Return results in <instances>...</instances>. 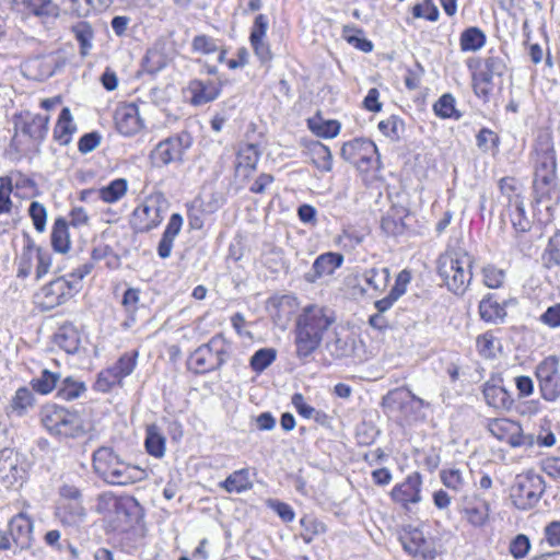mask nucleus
Masks as SVG:
<instances>
[{"label":"nucleus","instance_id":"9","mask_svg":"<svg viewBox=\"0 0 560 560\" xmlns=\"http://www.w3.org/2000/svg\"><path fill=\"white\" fill-rule=\"evenodd\" d=\"M190 145V136L183 132L159 142L151 152V159L158 166L180 162L185 151Z\"/></svg>","mask_w":560,"mask_h":560},{"label":"nucleus","instance_id":"15","mask_svg":"<svg viewBox=\"0 0 560 560\" xmlns=\"http://www.w3.org/2000/svg\"><path fill=\"white\" fill-rule=\"evenodd\" d=\"M73 288V283L70 280L60 277L43 287L36 296L43 308L51 310L62 304Z\"/></svg>","mask_w":560,"mask_h":560},{"label":"nucleus","instance_id":"42","mask_svg":"<svg viewBox=\"0 0 560 560\" xmlns=\"http://www.w3.org/2000/svg\"><path fill=\"white\" fill-rule=\"evenodd\" d=\"M364 282L374 291H383L389 281L388 268H371L363 273Z\"/></svg>","mask_w":560,"mask_h":560},{"label":"nucleus","instance_id":"13","mask_svg":"<svg viewBox=\"0 0 560 560\" xmlns=\"http://www.w3.org/2000/svg\"><path fill=\"white\" fill-rule=\"evenodd\" d=\"M49 116L24 112L14 116L15 130L28 136L36 142H43L48 132Z\"/></svg>","mask_w":560,"mask_h":560},{"label":"nucleus","instance_id":"23","mask_svg":"<svg viewBox=\"0 0 560 560\" xmlns=\"http://www.w3.org/2000/svg\"><path fill=\"white\" fill-rule=\"evenodd\" d=\"M408 215L409 212L405 207L394 206L382 218L381 228L387 235H400L406 230L405 219Z\"/></svg>","mask_w":560,"mask_h":560},{"label":"nucleus","instance_id":"61","mask_svg":"<svg viewBox=\"0 0 560 560\" xmlns=\"http://www.w3.org/2000/svg\"><path fill=\"white\" fill-rule=\"evenodd\" d=\"M194 51L209 55L219 50L218 42L207 35H198L192 39Z\"/></svg>","mask_w":560,"mask_h":560},{"label":"nucleus","instance_id":"24","mask_svg":"<svg viewBox=\"0 0 560 560\" xmlns=\"http://www.w3.org/2000/svg\"><path fill=\"white\" fill-rule=\"evenodd\" d=\"M259 161V153L254 144H246L241 148L235 162V173L237 176L247 178L255 171Z\"/></svg>","mask_w":560,"mask_h":560},{"label":"nucleus","instance_id":"50","mask_svg":"<svg viewBox=\"0 0 560 560\" xmlns=\"http://www.w3.org/2000/svg\"><path fill=\"white\" fill-rule=\"evenodd\" d=\"M362 34L361 30L349 25H346L342 31V36L349 44L363 52H370L373 49V44L369 39L361 37Z\"/></svg>","mask_w":560,"mask_h":560},{"label":"nucleus","instance_id":"14","mask_svg":"<svg viewBox=\"0 0 560 560\" xmlns=\"http://www.w3.org/2000/svg\"><path fill=\"white\" fill-rule=\"evenodd\" d=\"M138 359V351L122 354L110 369L100 373L97 385L103 390H107L112 385L119 383L124 377L130 375Z\"/></svg>","mask_w":560,"mask_h":560},{"label":"nucleus","instance_id":"39","mask_svg":"<svg viewBox=\"0 0 560 560\" xmlns=\"http://www.w3.org/2000/svg\"><path fill=\"white\" fill-rule=\"evenodd\" d=\"M471 478V471H462L458 468H448L441 471V479L445 487L456 490L458 488L467 487V480Z\"/></svg>","mask_w":560,"mask_h":560},{"label":"nucleus","instance_id":"59","mask_svg":"<svg viewBox=\"0 0 560 560\" xmlns=\"http://www.w3.org/2000/svg\"><path fill=\"white\" fill-rule=\"evenodd\" d=\"M509 550H510V553L515 559L525 558L530 550L529 538L526 535L518 534L510 542Z\"/></svg>","mask_w":560,"mask_h":560},{"label":"nucleus","instance_id":"17","mask_svg":"<svg viewBox=\"0 0 560 560\" xmlns=\"http://www.w3.org/2000/svg\"><path fill=\"white\" fill-rule=\"evenodd\" d=\"M343 262V256L338 253H325L319 255L312 269L304 275V279L310 283H315L318 279L325 276H330Z\"/></svg>","mask_w":560,"mask_h":560},{"label":"nucleus","instance_id":"11","mask_svg":"<svg viewBox=\"0 0 560 560\" xmlns=\"http://www.w3.org/2000/svg\"><path fill=\"white\" fill-rule=\"evenodd\" d=\"M489 432L499 441L506 442L511 446L533 445V435H524L522 427L518 422L498 418L488 422Z\"/></svg>","mask_w":560,"mask_h":560},{"label":"nucleus","instance_id":"22","mask_svg":"<svg viewBox=\"0 0 560 560\" xmlns=\"http://www.w3.org/2000/svg\"><path fill=\"white\" fill-rule=\"evenodd\" d=\"M182 226L183 217L179 213H173L158 245V255L161 258L165 259L171 256L174 241L179 234Z\"/></svg>","mask_w":560,"mask_h":560},{"label":"nucleus","instance_id":"36","mask_svg":"<svg viewBox=\"0 0 560 560\" xmlns=\"http://www.w3.org/2000/svg\"><path fill=\"white\" fill-rule=\"evenodd\" d=\"M51 245L59 253H67L70 248L68 225L65 219L58 218L51 232Z\"/></svg>","mask_w":560,"mask_h":560},{"label":"nucleus","instance_id":"27","mask_svg":"<svg viewBox=\"0 0 560 560\" xmlns=\"http://www.w3.org/2000/svg\"><path fill=\"white\" fill-rule=\"evenodd\" d=\"M479 314L483 320L497 324L504 319L506 311L504 305L494 299L493 294H488L479 303Z\"/></svg>","mask_w":560,"mask_h":560},{"label":"nucleus","instance_id":"38","mask_svg":"<svg viewBox=\"0 0 560 560\" xmlns=\"http://www.w3.org/2000/svg\"><path fill=\"white\" fill-rule=\"evenodd\" d=\"M145 448L150 455L156 458L164 456L165 438L155 425L147 429Z\"/></svg>","mask_w":560,"mask_h":560},{"label":"nucleus","instance_id":"8","mask_svg":"<svg viewBox=\"0 0 560 560\" xmlns=\"http://www.w3.org/2000/svg\"><path fill=\"white\" fill-rule=\"evenodd\" d=\"M340 154L343 160L361 170H369L378 161L377 148L368 139H353L343 143Z\"/></svg>","mask_w":560,"mask_h":560},{"label":"nucleus","instance_id":"2","mask_svg":"<svg viewBox=\"0 0 560 560\" xmlns=\"http://www.w3.org/2000/svg\"><path fill=\"white\" fill-rule=\"evenodd\" d=\"M472 257L460 247L447 248L438 259V273L450 291L463 294L471 281Z\"/></svg>","mask_w":560,"mask_h":560},{"label":"nucleus","instance_id":"4","mask_svg":"<svg viewBox=\"0 0 560 560\" xmlns=\"http://www.w3.org/2000/svg\"><path fill=\"white\" fill-rule=\"evenodd\" d=\"M40 422L55 436L77 438L84 433L83 422L78 412L57 405H46L42 408Z\"/></svg>","mask_w":560,"mask_h":560},{"label":"nucleus","instance_id":"1","mask_svg":"<svg viewBox=\"0 0 560 560\" xmlns=\"http://www.w3.org/2000/svg\"><path fill=\"white\" fill-rule=\"evenodd\" d=\"M332 322L323 307L312 305L304 308L295 329L296 355L300 359H307L319 347L324 331Z\"/></svg>","mask_w":560,"mask_h":560},{"label":"nucleus","instance_id":"48","mask_svg":"<svg viewBox=\"0 0 560 560\" xmlns=\"http://www.w3.org/2000/svg\"><path fill=\"white\" fill-rule=\"evenodd\" d=\"M220 486L225 490H248L252 488L248 469H240L231 474Z\"/></svg>","mask_w":560,"mask_h":560},{"label":"nucleus","instance_id":"19","mask_svg":"<svg viewBox=\"0 0 560 560\" xmlns=\"http://www.w3.org/2000/svg\"><path fill=\"white\" fill-rule=\"evenodd\" d=\"M25 471L18 465L16 458L11 456L0 457V481L5 489H19L23 487Z\"/></svg>","mask_w":560,"mask_h":560},{"label":"nucleus","instance_id":"52","mask_svg":"<svg viewBox=\"0 0 560 560\" xmlns=\"http://www.w3.org/2000/svg\"><path fill=\"white\" fill-rule=\"evenodd\" d=\"M434 113L441 118H456L460 115L455 108V98L451 94H443L433 105Z\"/></svg>","mask_w":560,"mask_h":560},{"label":"nucleus","instance_id":"7","mask_svg":"<svg viewBox=\"0 0 560 560\" xmlns=\"http://www.w3.org/2000/svg\"><path fill=\"white\" fill-rule=\"evenodd\" d=\"M536 377L545 400L555 401L560 397V361L556 355L545 358L537 365Z\"/></svg>","mask_w":560,"mask_h":560},{"label":"nucleus","instance_id":"56","mask_svg":"<svg viewBox=\"0 0 560 560\" xmlns=\"http://www.w3.org/2000/svg\"><path fill=\"white\" fill-rule=\"evenodd\" d=\"M541 492H512V504L518 510H529L540 500Z\"/></svg>","mask_w":560,"mask_h":560},{"label":"nucleus","instance_id":"21","mask_svg":"<svg viewBox=\"0 0 560 560\" xmlns=\"http://www.w3.org/2000/svg\"><path fill=\"white\" fill-rule=\"evenodd\" d=\"M188 91L191 94V103L194 105H203L214 101L220 93V89L212 80L195 79L190 81Z\"/></svg>","mask_w":560,"mask_h":560},{"label":"nucleus","instance_id":"3","mask_svg":"<svg viewBox=\"0 0 560 560\" xmlns=\"http://www.w3.org/2000/svg\"><path fill=\"white\" fill-rule=\"evenodd\" d=\"M95 471L109 485L126 486L141 479L143 471L122 462L110 447H100L93 454Z\"/></svg>","mask_w":560,"mask_h":560},{"label":"nucleus","instance_id":"49","mask_svg":"<svg viewBox=\"0 0 560 560\" xmlns=\"http://www.w3.org/2000/svg\"><path fill=\"white\" fill-rule=\"evenodd\" d=\"M13 191V177L0 176V215L10 214L13 209L11 194Z\"/></svg>","mask_w":560,"mask_h":560},{"label":"nucleus","instance_id":"54","mask_svg":"<svg viewBox=\"0 0 560 560\" xmlns=\"http://www.w3.org/2000/svg\"><path fill=\"white\" fill-rule=\"evenodd\" d=\"M58 374L51 373L48 370H44L39 377L32 381V385L36 392L46 395L50 393L54 388H58Z\"/></svg>","mask_w":560,"mask_h":560},{"label":"nucleus","instance_id":"46","mask_svg":"<svg viewBox=\"0 0 560 560\" xmlns=\"http://www.w3.org/2000/svg\"><path fill=\"white\" fill-rule=\"evenodd\" d=\"M34 396L31 389L26 387L19 388L12 400H11V409L16 416H23L28 408L33 406Z\"/></svg>","mask_w":560,"mask_h":560},{"label":"nucleus","instance_id":"16","mask_svg":"<svg viewBox=\"0 0 560 560\" xmlns=\"http://www.w3.org/2000/svg\"><path fill=\"white\" fill-rule=\"evenodd\" d=\"M534 175H557V162L553 142L549 135H541L535 147Z\"/></svg>","mask_w":560,"mask_h":560},{"label":"nucleus","instance_id":"26","mask_svg":"<svg viewBox=\"0 0 560 560\" xmlns=\"http://www.w3.org/2000/svg\"><path fill=\"white\" fill-rule=\"evenodd\" d=\"M55 343L67 353H75L81 343L80 332L73 325H63L55 335Z\"/></svg>","mask_w":560,"mask_h":560},{"label":"nucleus","instance_id":"37","mask_svg":"<svg viewBox=\"0 0 560 560\" xmlns=\"http://www.w3.org/2000/svg\"><path fill=\"white\" fill-rule=\"evenodd\" d=\"M86 390L85 384L73 377L63 378L58 385L57 396L62 400L79 398Z\"/></svg>","mask_w":560,"mask_h":560},{"label":"nucleus","instance_id":"57","mask_svg":"<svg viewBox=\"0 0 560 560\" xmlns=\"http://www.w3.org/2000/svg\"><path fill=\"white\" fill-rule=\"evenodd\" d=\"M483 283L491 289H498L502 285L505 272L504 270L493 266L487 265L482 268Z\"/></svg>","mask_w":560,"mask_h":560},{"label":"nucleus","instance_id":"31","mask_svg":"<svg viewBox=\"0 0 560 560\" xmlns=\"http://www.w3.org/2000/svg\"><path fill=\"white\" fill-rule=\"evenodd\" d=\"M533 187L537 201L551 199L557 195V175H534Z\"/></svg>","mask_w":560,"mask_h":560},{"label":"nucleus","instance_id":"47","mask_svg":"<svg viewBox=\"0 0 560 560\" xmlns=\"http://www.w3.org/2000/svg\"><path fill=\"white\" fill-rule=\"evenodd\" d=\"M308 127L322 138H334L340 131V124L337 120L308 119Z\"/></svg>","mask_w":560,"mask_h":560},{"label":"nucleus","instance_id":"45","mask_svg":"<svg viewBox=\"0 0 560 560\" xmlns=\"http://www.w3.org/2000/svg\"><path fill=\"white\" fill-rule=\"evenodd\" d=\"M515 202V206L506 208L505 212L509 215L514 230L517 233H524L530 229V221L525 215L524 202Z\"/></svg>","mask_w":560,"mask_h":560},{"label":"nucleus","instance_id":"32","mask_svg":"<svg viewBox=\"0 0 560 560\" xmlns=\"http://www.w3.org/2000/svg\"><path fill=\"white\" fill-rule=\"evenodd\" d=\"M308 149L314 166L320 172H330L332 168V155L329 148L319 141H314Z\"/></svg>","mask_w":560,"mask_h":560},{"label":"nucleus","instance_id":"12","mask_svg":"<svg viewBox=\"0 0 560 560\" xmlns=\"http://www.w3.org/2000/svg\"><path fill=\"white\" fill-rule=\"evenodd\" d=\"M399 540L409 555L434 558L435 551L433 545L425 538L419 527L411 525L402 527L399 533Z\"/></svg>","mask_w":560,"mask_h":560},{"label":"nucleus","instance_id":"35","mask_svg":"<svg viewBox=\"0 0 560 560\" xmlns=\"http://www.w3.org/2000/svg\"><path fill=\"white\" fill-rule=\"evenodd\" d=\"M486 44V35L478 27L466 28L459 38L460 49L463 51H477Z\"/></svg>","mask_w":560,"mask_h":560},{"label":"nucleus","instance_id":"51","mask_svg":"<svg viewBox=\"0 0 560 560\" xmlns=\"http://www.w3.org/2000/svg\"><path fill=\"white\" fill-rule=\"evenodd\" d=\"M277 358V351L272 348H262L254 353L250 358V368L255 372H262L266 370Z\"/></svg>","mask_w":560,"mask_h":560},{"label":"nucleus","instance_id":"33","mask_svg":"<svg viewBox=\"0 0 560 560\" xmlns=\"http://www.w3.org/2000/svg\"><path fill=\"white\" fill-rule=\"evenodd\" d=\"M483 396L487 404L494 408L508 409L513 404L509 392L501 386L486 384Z\"/></svg>","mask_w":560,"mask_h":560},{"label":"nucleus","instance_id":"30","mask_svg":"<svg viewBox=\"0 0 560 560\" xmlns=\"http://www.w3.org/2000/svg\"><path fill=\"white\" fill-rule=\"evenodd\" d=\"M128 191V182L125 178H116L108 185L97 189V197L106 203H115L122 199Z\"/></svg>","mask_w":560,"mask_h":560},{"label":"nucleus","instance_id":"25","mask_svg":"<svg viewBox=\"0 0 560 560\" xmlns=\"http://www.w3.org/2000/svg\"><path fill=\"white\" fill-rule=\"evenodd\" d=\"M75 131L77 127L73 122L71 112L68 107H63L54 128V139L59 142V144L67 145L71 142Z\"/></svg>","mask_w":560,"mask_h":560},{"label":"nucleus","instance_id":"43","mask_svg":"<svg viewBox=\"0 0 560 560\" xmlns=\"http://www.w3.org/2000/svg\"><path fill=\"white\" fill-rule=\"evenodd\" d=\"M15 2L35 15L58 14V7L51 0H15Z\"/></svg>","mask_w":560,"mask_h":560},{"label":"nucleus","instance_id":"62","mask_svg":"<svg viewBox=\"0 0 560 560\" xmlns=\"http://www.w3.org/2000/svg\"><path fill=\"white\" fill-rule=\"evenodd\" d=\"M327 349L335 358L347 357L351 351V345L347 339L341 338L339 335H335L332 340L327 342Z\"/></svg>","mask_w":560,"mask_h":560},{"label":"nucleus","instance_id":"41","mask_svg":"<svg viewBox=\"0 0 560 560\" xmlns=\"http://www.w3.org/2000/svg\"><path fill=\"white\" fill-rule=\"evenodd\" d=\"M472 88L475 94L483 100H488L492 90L493 75L485 68L472 72Z\"/></svg>","mask_w":560,"mask_h":560},{"label":"nucleus","instance_id":"20","mask_svg":"<svg viewBox=\"0 0 560 560\" xmlns=\"http://www.w3.org/2000/svg\"><path fill=\"white\" fill-rule=\"evenodd\" d=\"M10 535L20 549H26L33 540V522L26 514L20 513L10 521Z\"/></svg>","mask_w":560,"mask_h":560},{"label":"nucleus","instance_id":"40","mask_svg":"<svg viewBox=\"0 0 560 560\" xmlns=\"http://www.w3.org/2000/svg\"><path fill=\"white\" fill-rule=\"evenodd\" d=\"M37 246L28 241L27 244L23 247L22 254L19 258L18 264V273L19 278L25 279L27 278L33 269V262L36 260Z\"/></svg>","mask_w":560,"mask_h":560},{"label":"nucleus","instance_id":"53","mask_svg":"<svg viewBox=\"0 0 560 560\" xmlns=\"http://www.w3.org/2000/svg\"><path fill=\"white\" fill-rule=\"evenodd\" d=\"M546 268L551 269L560 266V237H551L541 257Z\"/></svg>","mask_w":560,"mask_h":560},{"label":"nucleus","instance_id":"44","mask_svg":"<svg viewBox=\"0 0 560 560\" xmlns=\"http://www.w3.org/2000/svg\"><path fill=\"white\" fill-rule=\"evenodd\" d=\"M500 191L502 195V202L505 208L515 206V201L524 202L523 198L517 191L516 180L512 177L502 178L499 183Z\"/></svg>","mask_w":560,"mask_h":560},{"label":"nucleus","instance_id":"18","mask_svg":"<svg viewBox=\"0 0 560 560\" xmlns=\"http://www.w3.org/2000/svg\"><path fill=\"white\" fill-rule=\"evenodd\" d=\"M115 121L118 131L124 136H132L143 127L139 109L135 104H128L117 109Z\"/></svg>","mask_w":560,"mask_h":560},{"label":"nucleus","instance_id":"10","mask_svg":"<svg viewBox=\"0 0 560 560\" xmlns=\"http://www.w3.org/2000/svg\"><path fill=\"white\" fill-rule=\"evenodd\" d=\"M381 405L389 412H399L404 418H407L411 412L428 406L422 398L416 396L406 387H398L389 390L382 398Z\"/></svg>","mask_w":560,"mask_h":560},{"label":"nucleus","instance_id":"5","mask_svg":"<svg viewBox=\"0 0 560 560\" xmlns=\"http://www.w3.org/2000/svg\"><path fill=\"white\" fill-rule=\"evenodd\" d=\"M166 201L162 195L147 197L132 211L129 220L130 228L136 233H148L158 228L163 221L162 213L165 211Z\"/></svg>","mask_w":560,"mask_h":560},{"label":"nucleus","instance_id":"6","mask_svg":"<svg viewBox=\"0 0 560 560\" xmlns=\"http://www.w3.org/2000/svg\"><path fill=\"white\" fill-rule=\"evenodd\" d=\"M224 354V339L222 336L217 335L191 353L188 359V365L195 373H208L223 364Z\"/></svg>","mask_w":560,"mask_h":560},{"label":"nucleus","instance_id":"58","mask_svg":"<svg viewBox=\"0 0 560 560\" xmlns=\"http://www.w3.org/2000/svg\"><path fill=\"white\" fill-rule=\"evenodd\" d=\"M28 214L33 221L37 232H44L47 221V210L45 206L38 201H33L28 208Z\"/></svg>","mask_w":560,"mask_h":560},{"label":"nucleus","instance_id":"28","mask_svg":"<svg viewBox=\"0 0 560 560\" xmlns=\"http://www.w3.org/2000/svg\"><path fill=\"white\" fill-rule=\"evenodd\" d=\"M463 512L466 520L474 526H482L488 520L487 503L476 497L474 500L465 499Z\"/></svg>","mask_w":560,"mask_h":560},{"label":"nucleus","instance_id":"55","mask_svg":"<svg viewBox=\"0 0 560 560\" xmlns=\"http://www.w3.org/2000/svg\"><path fill=\"white\" fill-rule=\"evenodd\" d=\"M292 405L296 409L300 416H302L305 419H312L314 418L317 422L322 421L323 418H325V413L315 410L312 406L307 405L304 400V397L302 394L296 393L292 396Z\"/></svg>","mask_w":560,"mask_h":560},{"label":"nucleus","instance_id":"60","mask_svg":"<svg viewBox=\"0 0 560 560\" xmlns=\"http://www.w3.org/2000/svg\"><path fill=\"white\" fill-rule=\"evenodd\" d=\"M301 525L304 527L303 538L306 542H311L316 535L324 534L326 532V525L312 517H303Z\"/></svg>","mask_w":560,"mask_h":560},{"label":"nucleus","instance_id":"34","mask_svg":"<svg viewBox=\"0 0 560 560\" xmlns=\"http://www.w3.org/2000/svg\"><path fill=\"white\" fill-rule=\"evenodd\" d=\"M113 0H70V10L79 18H86L94 11L108 8Z\"/></svg>","mask_w":560,"mask_h":560},{"label":"nucleus","instance_id":"29","mask_svg":"<svg viewBox=\"0 0 560 560\" xmlns=\"http://www.w3.org/2000/svg\"><path fill=\"white\" fill-rule=\"evenodd\" d=\"M103 502H113L117 515H124L125 517H138L139 506L137 501L130 497L125 495L121 498H115L112 492H106L100 497Z\"/></svg>","mask_w":560,"mask_h":560},{"label":"nucleus","instance_id":"63","mask_svg":"<svg viewBox=\"0 0 560 560\" xmlns=\"http://www.w3.org/2000/svg\"><path fill=\"white\" fill-rule=\"evenodd\" d=\"M390 494L393 501L407 512H411V505L420 501L419 492H390Z\"/></svg>","mask_w":560,"mask_h":560},{"label":"nucleus","instance_id":"64","mask_svg":"<svg viewBox=\"0 0 560 560\" xmlns=\"http://www.w3.org/2000/svg\"><path fill=\"white\" fill-rule=\"evenodd\" d=\"M402 121L397 117L392 116L385 120L380 121L378 129L386 136L392 139H398L399 133L402 129Z\"/></svg>","mask_w":560,"mask_h":560}]
</instances>
